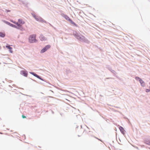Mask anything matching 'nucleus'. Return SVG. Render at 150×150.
<instances>
[{
    "label": "nucleus",
    "instance_id": "nucleus-11",
    "mask_svg": "<svg viewBox=\"0 0 150 150\" xmlns=\"http://www.w3.org/2000/svg\"><path fill=\"white\" fill-rule=\"evenodd\" d=\"M145 143L146 144L150 145V141L149 140H146L145 141Z\"/></svg>",
    "mask_w": 150,
    "mask_h": 150
},
{
    "label": "nucleus",
    "instance_id": "nucleus-1",
    "mask_svg": "<svg viewBox=\"0 0 150 150\" xmlns=\"http://www.w3.org/2000/svg\"><path fill=\"white\" fill-rule=\"evenodd\" d=\"M36 35L33 34L30 35L29 38V42L30 43H34L36 42V40L35 39Z\"/></svg>",
    "mask_w": 150,
    "mask_h": 150
},
{
    "label": "nucleus",
    "instance_id": "nucleus-13",
    "mask_svg": "<svg viewBox=\"0 0 150 150\" xmlns=\"http://www.w3.org/2000/svg\"><path fill=\"white\" fill-rule=\"evenodd\" d=\"M135 79L137 80H139V81H140V79H141L140 78H139V77H135Z\"/></svg>",
    "mask_w": 150,
    "mask_h": 150
},
{
    "label": "nucleus",
    "instance_id": "nucleus-5",
    "mask_svg": "<svg viewBox=\"0 0 150 150\" xmlns=\"http://www.w3.org/2000/svg\"><path fill=\"white\" fill-rule=\"evenodd\" d=\"M33 17L38 21L42 22L43 21L42 19L40 17H39L35 14L33 15Z\"/></svg>",
    "mask_w": 150,
    "mask_h": 150
},
{
    "label": "nucleus",
    "instance_id": "nucleus-3",
    "mask_svg": "<svg viewBox=\"0 0 150 150\" xmlns=\"http://www.w3.org/2000/svg\"><path fill=\"white\" fill-rule=\"evenodd\" d=\"M64 17L66 20L69 21L71 24L76 26H77L76 24L67 15H64Z\"/></svg>",
    "mask_w": 150,
    "mask_h": 150
},
{
    "label": "nucleus",
    "instance_id": "nucleus-2",
    "mask_svg": "<svg viewBox=\"0 0 150 150\" xmlns=\"http://www.w3.org/2000/svg\"><path fill=\"white\" fill-rule=\"evenodd\" d=\"M13 22L19 27H21L25 23V22L21 19H19L18 22Z\"/></svg>",
    "mask_w": 150,
    "mask_h": 150
},
{
    "label": "nucleus",
    "instance_id": "nucleus-4",
    "mask_svg": "<svg viewBox=\"0 0 150 150\" xmlns=\"http://www.w3.org/2000/svg\"><path fill=\"white\" fill-rule=\"evenodd\" d=\"M50 47V45H47L45 47L43 48L41 51L40 53H42L44 52H45L47 50L49 49Z\"/></svg>",
    "mask_w": 150,
    "mask_h": 150
},
{
    "label": "nucleus",
    "instance_id": "nucleus-7",
    "mask_svg": "<svg viewBox=\"0 0 150 150\" xmlns=\"http://www.w3.org/2000/svg\"><path fill=\"white\" fill-rule=\"evenodd\" d=\"M6 47L9 49V51L11 53L13 52L12 48L9 45H6Z\"/></svg>",
    "mask_w": 150,
    "mask_h": 150
},
{
    "label": "nucleus",
    "instance_id": "nucleus-12",
    "mask_svg": "<svg viewBox=\"0 0 150 150\" xmlns=\"http://www.w3.org/2000/svg\"><path fill=\"white\" fill-rule=\"evenodd\" d=\"M5 36V33L2 32H0V37H4Z\"/></svg>",
    "mask_w": 150,
    "mask_h": 150
},
{
    "label": "nucleus",
    "instance_id": "nucleus-15",
    "mask_svg": "<svg viewBox=\"0 0 150 150\" xmlns=\"http://www.w3.org/2000/svg\"><path fill=\"white\" fill-rule=\"evenodd\" d=\"M9 24H10V23H9ZM11 24L10 25L11 26H12V27H16V26L15 25H13V24Z\"/></svg>",
    "mask_w": 150,
    "mask_h": 150
},
{
    "label": "nucleus",
    "instance_id": "nucleus-16",
    "mask_svg": "<svg viewBox=\"0 0 150 150\" xmlns=\"http://www.w3.org/2000/svg\"><path fill=\"white\" fill-rule=\"evenodd\" d=\"M22 117H23V118H26V117L24 116V115H22Z\"/></svg>",
    "mask_w": 150,
    "mask_h": 150
},
{
    "label": "nucleus",
    "instance_id": "nucleus-6",
    "mask_svg": "<svg viewBox=\"0 0 150 150\" xmlns=\"http://www.w3.org/2000/svg\"><path fill=\"white\" fill-rule=\"evenodd\" d=\"M119 129L120 130L121 132L123 134H125V131L124 129L122 127L120 126L119 127Z\"/></svg>",
    "mask_w": 150,
    "mask_h": 150
},
{
    "label": "nucleus",
    "instance_id": "nucleus-14",
    "mask_svg": "<svg viewBox=\"0 0 150 150\" xmlns=\"http://www.w3.org/2000/svg\"><path fill=\"white\" fill-rule=\"evenodd\" d=\"M150 91V89H146V91L147 92H149Z\"/></svg>",
    "mask_w": 150,
    "mask_h": 150
},
{
    "label": "nucleus",
    "instance_id": "nucleus-17",
    "mask_svg": "<svg viewBox=\"0 0 150 150\" xmlns=\"http://www.w3.org/2000/svg\"><path fill=\"white\" fill-rule=\"evenodd\" d=\"M23 74L25 76H26L27 74L26 73H24Z\"/></svg>",
    "mask_w": 150,
    "mask_h": 150
},
{
    "label": "nucleus",
    "instance_id": "nucleus-8",
    "mask_svg": "<svg viewBox=\"0 0 150 150\" xmlns=\"http://www.w3.org/2000/svg\"><path fill=\"white\" fill-rule=\"evenodd\" d=\"M40 40L42 41L46 40V38L43 35H40Z\"/></svg>",
    "mask_w": 150,
    "mask_h": 150
},
{
    "label": "nucleus",
    "instance_id": "nucleus-9",
    "mask_svg": "<svg viewBox=\"0 0 150 150\" xmlns=\"http://www.w3.org/2000/svg\"><path fill=\"white\" fill-rule=\"evenodd\" d=\"M31 74H32L34 76L36 77L37 78L42 80V79L39 76H38V75H37V74H35L33 72L31 73Z\"/></svg>",
    "mask_w": 150,
    "mask_h": 150
},
{
    "label": "nucleus",
    "instance_id": "nucleus-10",
    "mask_svg": "<svg viewBox=\"0 0 150 150\" xmlns=\"http://www.w3.org/2000/svg\"><path fill=\"white\" fill-rule=\"evenodd\" d=\"M139 82L142 86H145V83L144 81L142 79H140Z\"/></svg>",
    "mask_w": 150,
    "mask_h": 150
}]
</instances>
